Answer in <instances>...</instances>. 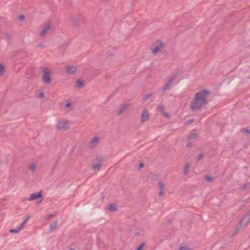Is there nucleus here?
<instances>
[{
  "instance_id": "nucleus-24",
  "label": "nucleus",
  "mask_w": 250,
  "mask_h": 250,
  "mask_svg": "<svg viewBox=\"0 0 250 250\" xmlns=\"http://www.w3.org/2000/svg\"><path fill=\"white\" fill-rule=\"evenodd\" d=\"M152 95L149 94L148 95H146L144 96L142 99V100L144 102H145L146 101H147L149 98L152 97Z\"/></svg>"
},
{
  "instance_id": "nucleus-15",
  "label": "nucleus",
  "mask_w": 250,
  "mask_h": 250,
  "mask_svg": "<svg viewBox=\"0 0 250 250\" xmlns=\"http://www.w3.org/2000/svg\"><path fill=\"white\" fill-rule=\"evenodd\" d=\"M76 85L77 88H80L83 87L84 86V84L82 80L79 79L77 81Z\"/></svg>"
},
{
  "instance_id": "nucleus-12",
  "label": "nucleus",
  "mask_w": 250,
  "mask_h": 250,
  "mask_svg": "<svg viewBox=\"0 0 250 250\" xmlns=\"http://www.w3.org/2000/svg\"><path fill=\"white\" fill-rule=\"evenodd\" d=\"M100 141V138L98 136L94 137L89 143V146L93 147L96 146Z\"/></svg>"
},
{
  "instance_id": "nucleus-8",
  "label": "nucleus",
  "mask_w": 250,
  "mask_h": 250,
  "mask_svg": "<svg viewBox=\"0 0 250 250\" xmlns=\"http://www.w3.org/2000/svg\"><path fill=\"white\" fill-rule=\"evenodd\" d=\"M149 114L146 109H145L141 114V122H146L149 118Z\"/></svg>"
},
{
  "instance_id": "nucleus-29",
  "label": "nucleus",
  "mask_w": 250,
  "mask_h": 250,
  "mask_svg": "<svg viewBox=\"0 0 250 250\" xmlns=\"http://www.w3.org/2000/svg\"><path fill=\"white\" fill-rule=\"evenodd\" d=\"M178 250H191V249L186 246H181L179 247Z\"/></svg>"
},
{
  "instance_id": "nucleus-32",
  "label": "nucleus",
  "mask_w": 250,
  "mask_h": 250,
  "mask_svg": "<svg viewBox=\"0 0 250 250\" xmlns=\"http://www.w3.org/2000/svg\"><path fill=\"white\" fill-rule=\"evenodd\" d=\"M158 109L162 113L164 111V107L163 105H160L158 107Z\"/></svg>"
},
{
  "instance_id": "nucleus-20",
  "label": "nucleus",
  "mask_w": 250,
  "mask_h": 250,
  "mask_svg": "<svg viewBox=\"0 0 250 250\" xmlns=\"http://www.w3.org/2000/svg\"><path fill=\"white\" fill-rule=\"evenodd\" d=\"M190 167V164H187L185 166V168L184 170V174L185 175H187L188 173V170L189 168Z\"/></svg>"
},
{
  "instance_id": "nucleus-21",
  "label": "nucleus",
  "mask_w": 250,
  "mask_h": 250,
  "mask_svg": "<svg viewBox=\"0 0 250 250\" xmlns=\"http://www.w3.org/2000/svg\"><path fill=\"white\" fill-rule=\"evenodd\" d=\"M241 132L244 134L250 133V128L249 127L243 128L241 129Z\"/></svg>"
},
{
  "instance_id": "nucleus-31",
  "label": "nucleus",
  "mask_w": 250,
  "mask_h": 250,
  "mask_svg": "<svg viewBox=\"0 0 250 250\" xmlns=\"http://www.w3.org/2000/svg\"><path fill=\"white\" fill-rule=\"evenodd\" d=\"M145 244L144 243H142L141 245L139 246V247L136 249V250H142L144 248Z\"/></svg>"
},
{
  "instance_id": "nucleus-43",
  "label": "nucleus",
  "mask_w": 250,
  "mask_h": 250,
  "mask_svg": "<svg viewBox=\"0 0 250 250\" xmlns=\"http://www.w3.org/2000/svg\"><path fill=\"white\" fill-rule=\"evenodd\" d=\"M37 46L38 47H41L42 48L44 47V45L43 44H39L37 45Z\"/></svg>"
},
{
  "instance_id": "nucleus-17",
  "label": "nucleus",
  "mask_w": 250,
  "mask_h": 250,
  "mask_svg": "<svg viewBox=\"0 0 250 250\" xmlns=\"http://www.w3.org/2000/svg\"><path fill=\"white\" fill-rule=\"evenodd\" d=\"M57 221H55L54 223H52L50 224L49 229L51 231H53L55 229L57 228Z\"/></svg>"
},
{
  "instance_id": "nucleus-9",
  "label": "nucleus",
  "mask_w": 250,
  "mask_h": 250,
  "mask_svg": "<svg viewBox=\"0 0 250 250\" xmlns=\"http://www.w3.org/2000/svg\"><path fill=\"white\" fill-rule=\"evenodd\" d=\"M51 28V24L48 23L44 27V28L41 31L40 35L41 36H44L46 33Z\"/></svg>"
},
{
  "instance_id": "nucleus-44",
  "label": "nucleus",
  "mask_w": 250,
  "mask_h": 250,
  "mask_svg": "<svg viewBox=\"0 0 250 250\" xmlns=\"http://www.w3.org/2000/svg\"><path fill=\"white\" fill-rule=\"evenodd\" d=\"M163 114L166 116V117H167L168 116V114L167 112H163Z\"/></svg>"
},
{
  "instance_id": "nucleus-16",
  "label": "nucleus",
  "mask_w": 250,
  "mask_h": 250,
  "mask_svg": "<svg viewBox=\"0 0 250 250\" xmlns=\"http://www.w3.org/2000/svg\"><path fill=\"white\" fill-rule=\"evenodd\" d=\"M108 210L112 212H116L117 211V208L114 204H110L108 207Z\"/></svg>"
},
{
  "instance_id": "nucleus-30",
  "label": "nucleus",
  "mask_w": 250,
  "mask_h": 250,
  "mask_svg": "<svg viewBox=\"0 0 250 250\" xmlns=\"http://www.w3.org/2000/svg\"><path fill=\"white\" fill-rule=\"evenodd\" d=\"M54 216H55V214H49L48 215H47V216H46L45 217V219L46 220H49L51 218H52V217H53Z\"/></svg>"
},
{
  "instance_id": "nucleus-35",
  "label": "nucleus",
  "mask_w": 250,
  "mask_h": 250,
  "mask_svg": "<svg viewBox=\"0 0 250 250\" xmlns=\"http://www.w3.org/2000/svg\"><path fill=\"white\" fill-rule=\"evenodd\" d=\"M204 157V155L202 154H200L198 155L197 161H199L201 159H202Z\"/></svg>"
},
{
  "instance_id": "nucleus-45",
  "label": "nucleus",
  "mask_w": 250,
  "mask_h": 250,
  "mask_svg": "<svg viewBox=\"0 0 250 250\" xmlns=\"http://www.w3.org/2000/svg\"><path fill=\"white\" fill-rule=\"evenodd\" d=\"M247 185H244L243 187H242V188L243 189H247Z\"/></svg>"
},
{
  "instance_id": "nucleus-4",
  "label": "nucleus",
  "mask_w": 250,
  "mask_h": 250,
  "mask_svg": "<svg viewBox=\"0 0 250 250\" xmlns=\"http://www.w3.org/2000/svg\"><path fill=\"white\" fill-rule=\"evenodd\" d=\"M57 128L60 130H66L69 128L67 122L58 121Z\"/></svg>"
},
{
  "instance_id": "nucleus-25",
  "label": "nucleus",
  "mask_w": 250,
  "mask_h": 250,
  "mask_svg": "<svg viewBox=\"0 0 250 250\" xmlns=\"http://www.w3.org/2000/svg\"><path fill=\"white\" fill-rule=\"evenodd\" d=\"M36 167V165L35 164H32L29 166V169L33 172L35 170Z\"/></svg>"
},
{
  "instance_id": "nucleus-3",
  "label": "nucleus",
  "mask_w": 250,
  "mask_h": 250,
  "mask_svg": "<svg viewBox=\"0 0 250 250\" xmlns=\"http://www.w3.org/2000/svg\"><path fill=\"white\" fill-rule=\"evenodd\" d=\"M175 77H176V75H173V76H172V77H171V78H170V79L168 81V82L167 83H166V84L164 85V86H163V88H162V93H163V94H164L165 93L167 89H168L170 87V86H171V84H172V83L173 82V81H174V79H175Z\"/></svg>"
},
{
  "instance_id": "nucleus-2",
  "label": "nucleus",
  "mask_w": 250,
  "mask_h": 250,
  "mask_svg": "<svg viewBox=\"0 0 250 250\" xmlns=\"http://www.w3.org/2000/svg\"><path fill=\"white\" fill-rule=\"evenodd\" d=\"M43 75L42 80L43 82L46 84H50L51 83V71L48 67L42 68Z\"/></svg>"
},
{
  "instance_id": "nucleus-47",
  "label": "nucleus",
  "mask_w": 250,
  "mask_h": 250,
  "mask_svg": "<svg viewBox=\"0 0 250 250\" xmlns=\"http://www.w3.org/2000/svg\"><path fill=\"white\" fill-rule=\"evenodd\" d=\"M69 250H74V249H69Z\"/></svg>"
},
{
  "instance_id": "nucleus-6",
  "label": "nucleus",
  "mask_w": 250,
  "mask_h": 250,
  "mask_svg": "<svg viewBox=\"0 0 250 250\" xmlns=\"http://www.w3.org/2000/svg\"><path fill=\"white\" fill-rule=\"evenodd\" d=\"M42 197V191H40L37 193H33L31 194L30 197L27 199V200L28 201H33L36 200L37 199H40Z\"/></svg>"
},
{
  "instance_id": "nucleus-5",
  "label": "nucleus",
  "mask_w": 250,
  "mask_h": 250,
  "mask_svg": "<svg viewBox=\"0 0 250 250\" xmlns=\"http://www.w3.org/2000/svg\"><path fill=\"white\" fill-rule=\"evenodd\" d=\"M70 20L74 25L78 26L80 24V22L82 20V18L80 16H71L70 17Z\"/></svg>"
},
{
  "instance_id": "nucleus-28",
  "label": "nucleus",
  "mask_w": 250,
  "mask_h": 250,
  "mask_svg": "<svg viewBox=\"0 0 250 250\" xmlns=\"http://www.w3.org/2000/svg\"><path fill=\"white\" fill-rule=\"evenodd\" d=\"M20 231V230L18 228L17 229H10L9 232L11 233H18Z\"/></svg>"
},
{
  "instance_id": "nucleus-11",
  "label": "nucleus",
  "mask_w": 250,
  "mask_h": 250,
  "mask_svg": "<svg viewBox=\"0 0 250 250\" xmlns=\"http://www.w3.org/2000/svg\"><path fill=\"white\" fill-rule=\"evenodd\" d=\"M76 67L72 66H68L65 69L66 72L70 75L74 74L76 72Z\"/></svg>"
},
{
  "instance_id": "nucleus-26",
  "label": "nucleus",
  "mask_w": 250,
  "mask_h": 250,
  "mask_svg": "<svg viewBox=\"0 0 250 250\" xmlns=\"http://www.w3.org/2000/svg\"><path fill=\"white\" fill-rule=\"evenodd\" d=\"M205 180L207 182H212L213 180V178H212L210 176H207L206 177H205Z\"/></svg>"
},
{
  "instance_id": "nucleus-1",
  "label": "nucleus",
  "mask_w": 250,
  "mask_h": 250,
  "mask_svg": "<svg viewBox=\"0 0 250 250\" xmlns=\"http://www.w3.org/2000/svg\"><path fill=\"white\" fill-rule=\"evenodd\" d=\"M210 92L208 90H202L197 92L191 101L190 109L192 111L199 110L201 108L206 106L208 103L207 97L209 95Z\"/></svg>"
},
{
  "instance_id": "nucleus-14",
  "label": "nucleus",
  "mask_w": 250,
  "mask_h": 250,
  "mask_svg": "<svg viewBox=\"0 0 250 250\" xmlns=\"http://www.w3.org/2000/svg\"><path fill=\"white\" fill-rule=\"evenodd\" d=\"M245 220L247 221V219H244V217L243 218V219L240 220V221L239 222V223L238 224V225L237 226V228L234 230V234H236L239 231V230L241 229V227L243 225L244 221Z\"/></svg>"
},
{
  "instance_id": "nucleus-18",
  "label": "nucleus",
  "mask_w": 250,
  "mask_h": 250,
  "mask_svg": "<svg viewBox=\"0 0 250 250\" xmlns=\"http://www.w3.org/2000/svg\"><path fill=\"white\" fill-rule=\"evenodd\" d=\"M244 219H247V221L245 224V226H246L247 224L250 221V210H249L247 214L245 215Z\"/></svg>"
},
{
  "instance_id": "nucleus-34",
  "label": "nucleus",
  "mask_w": 250,
  "mask_h": 250,
  "mask_svg": "<svg viewBox=\"0 0 250 250\" xmlns=\"http://www.w3.org/2000/svg\"><path fill=\"white\" fill-rule=\"evenodd\" d=\"M25 224V223H24V222L22 221V223L21 224V225L19 226L18 228L19 229H20V230H21V229H23V227H24V226Z\"/></svg>"
},
{
  "instance_id": "nucleus-10",
  "label": "nucleus",
  "mask_w": 250,
  "mask_h": 250,
  "mask_svg": "<svg viewBox=\"0 0 250 250\" xmlns=\"http://www.w3.org/2000/svg\"><path fill=\"white\" fill-rule=\"evenodd\" d=\"M102 160H103V159L101 157H99V158H97V160L99 163L98 164H94L92 166V167H93V168L94 169V170L95 171L99 170V169L100 168V167L102 166V165H103Z\"/></svg>"
},
{
  "instance_id": "nucleus-13",
  "label": "nucleus",
  "mask_w": 250,
  "mask_h": 250,
  "mask_svg": "<svg viewBox=\"0 0 250 250\" xmlns=\"http://www.w3.org/2000/svg\"><path fill=\"white\" fill-rule=\"evenodd\" d=\"M130 104H124L120 106V109L118 111V112L117 113V115H121L122 114L123 111L126 109L127 107L130 106Z\"/></svg>"
},
{
  "instance_id": "nucleus-46",
  "label": "nucleus",
  "mask_w": 250,
  "mask_h": 250,
  "mask_svg": "<svg viewBox=\"0 0 250 250\" xmlns=\"http://www.w3.org/2000/svg\"><path fill=\"white\" fill-rule=\"evenodd\" d=\"M6 37H8V38H11V36H10V34H7L6 35Z\"/></svg>"
},
{
  "instance_id": "nucleus-40",
  "label": "nucleus",
  "mask_w": 250,
  "mask_h": 250,
  "mask_svg": "<svg viewBox=\"0 0 250 250\" xmlns=\"http://www.w3.org/2000/svg\"><path fill=\"white\" fill-rule=\"evenodd\" d=\"M71 104H71V103H70V102L67 103H66V104H65V108H68V107H70V106H71Z\"/></svg>"
},
{
  "instance_id": "nucleus-42",
  "label": "nucleus",
  "mask_w": 250,
  "mask_h": 250,
  "mask_svg": "<svg viewBox=\"0 0 250 250\" xmlns=\"http://www.w3.org/2000/svg\"><path fill=\"white\" fill-rule=\"evenodd\" d=\"M30 216H28L25 219H24V220L23 221V222L25 223H26V222L27 221V220H28V219L29 218Z\"/></svg>"
},
{
  "instance_id": "nucleus-22",
  "label": "nucleus",
  "mask_w": 250,
  "mask_h": 250,
  "mask_svg": "<svg viewBox=\"0 0 250 250\" xmlns=\"http://www.w3.org/2000/svg\"><path fill=\"white\" fill-rule=\"evenodd\" d=\"M4 71V67L1 64H0V77L3 75Z\"/></svg>"
},
{
  "instance_id": "nucleus-7",
  "label": "nucleus",
  "mask_w": 250,
  "mask_h": 250,
  "mask_svg": "<svg viewBox=\"0 0 250 250\" xmlns=\"http://www.w3.org/2000/svg\"><path fill=\"white\" fill-rule=\"evenodd\" d=\"M164 46V43L161 42L159 41V43L156 45V46L153 49H151V51L154 54H156L157 53L161 51Z\"/></svg>"
},
{
  "instance_id": "nucleus-33",
  "label": "nucleus",
  "mask_w": 250,
  "mask_h": 250,
  "mask_svg": "<svg viewBox=\"0 0 250 250\" xmlns=\"http://www.w3.org/2000/svg\"><path fill=\"white\" fill-rule=\"evenodd\" d=\"M25 18V17L23 15H20L18 16V19L21 21H23Z\"/></svg>"
},
{
  "instance_id": "nucleus-37",
  "label": "nucleus",
  "mask_w": 250,
  "mask_h": 250,
  "mask_svg": "<svg viewBox=\"0 0 250 250\" xmlns=\"http://www.w3.org/2000/svg\"><path fill=\"white\" fill-rule=\"evenodd\" d=\"M194 119H190V120L187 121L186 122V123L188 125H189V124L192 123L194 122Z\"/></svg>"
},
{
  "instance_id": "nucleus-39",
  "label": "nucleus",
  "mask_w": 250,
  "mask_h": 250,
  "mask_svg": "<svg viewBox=\"0 0 250 250\" xmlns=\"http://www.w3.org/2000/svg\"><path fill=\"white\" fill-rule=\"evenodd\" d=\"M192 146V144L191 142H188L186 144V146L187 147H191Z\"/></svg>"
},
{
  "instance_id": "nucleus-27",
  "label": "nucleus",
  "mask_w": 250,
  "mask_h": 250,
  "mask_svg": "<svg viewBox=\"0 0 250 250\" xmlns=\"http://www.w3.org/2000/svg\"><path fill=\"white\" fill-rule=\"evenodd\" d=\"M114 58V55L113 54H110L106 58V60L107 61H112L113 60V58Z\"/></svg>"
},
{
  "instance_id": "nucleus-23",
  "label": "nucleus",
  "mask_w": 250,
  "mask_h": 250,
  "mask_svg": "<svg viewBox=\"0 0 250 250\" xmlns=\"http://www.w3.org/2000/svg\"><path fill=\"white\" fill-rule=\"evenodd\" d=\"M165 184L162 182H160L158 183V187L160 188V190H164Z\"/></svg>"
},
{
  "instance_id": "nucleus-38",
  "label": "nucleus",
  "mask_w": 250,
  "mask_h": 250,
  "mask_svg": "<svg viewBox=\"0 0 250 250\" xmlns=\"http://www.w3.org/2000/svg\"><path fill=\"white\" fill-rule=\"evenodd\" d=\"M144 166H145V164L144 163H141L139 165L138 170H141L143 167H144Z\"/></svg>"
},
{
  "instance_id": "nucleus-19",
  "label": "nucleus",
  "mask_w": 250,
  "mask_h": 250,
  "mask_svg": "<svg viewBox=\"0 0 250 250\" xmlns=\"http://www.w3.org/2000/svg\"><path fill=\"white\" fill-rule=\"evenodd\" d=\"M198 137V134L195 133H191L188 136V140H193Z\"/></svg>"
},
{
  "instance_id": "nucleus-36",
  "label": "nucleus",
  "mask_w": 250,
  "mask_h": 250,
  "mask_svg": "<svg viewBox=\"0 0 250 250\" xmlns=\"http://www.w3.org/2000/svg\"><path fill=\"white\" fill-rule=\"evenodd\" d=\"M38 97L41 99H42L44 98V94L43 92H41L38 95Z\"/></svg>"
},
{
  "instance_id": "nucleus-41",
  "label": "nucleus",
  "mask_w": 250,
  "mask_h": 250,
  "mask_svg": "<svg viewBox=\"0 0 250 250\" xmlns=\"http://www.w3.org/2000/svg\"><path fill=\"white\" fill-rule=\"evenodd\" d=\"M164 194V190H160V192L159 193V196L160 197H162L163 196Z\"/></svg>"
}]
</instances>
